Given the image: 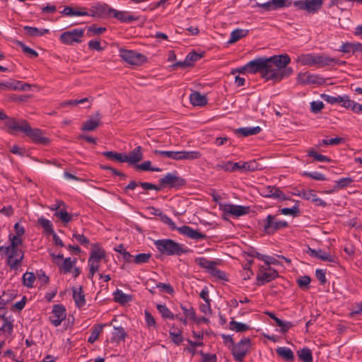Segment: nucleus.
I'll return each mask as SVG.
<instances>
[{"mask_svg":"<svg viewBox=\"0 0 362 362\" xmlns=\"http://www.w3.org/2000/svg\"><path fill=\"white\" fill-rule=\"evenodd\" d=\"M36 276L33 272H25L22 277L23 284L27 288H33Z\"/></svg>","mask_w":362,"mask_h":362,"instance_id":"nucleus-42","label":"nucleus"},{"mask_svg":"<svg viewBox=\"0 0 362 362\" xmlns=\"http://www.w3.org/2000/svg\"><path fill=\"white\" fill-rule=\"evenodd\" d=\"M220 209L224 216L239 217L247 214L249 206H243L230 204H220Z\"/></svg>","mask_w":362,"mask_h":362,"instance_id":"nucleus-15","label":"nucleus"},{"mask_svg":"<svg viewBox=\"0 0 362 362\" xmlns=\"http://www.w3.org/2000/svg\"><path fill=\"white\" fill-rule=\"evenodd\" d=\"M308 156L313 158L315 160L319 162H330L331 159L322 154L317 153L315 149L312 148L308 151Z\"/></svg>","mask_w":362,"mask_h":362,"instance_id":"nucleus-49","label":"nucleus"},{"mask_svg":"<svg viewBox=\"0 0 362 362\" xmlns=\"http://www.w3.org/2000/svg\"><path fill=\"white\" fill-rule=\"evenodd\" d=\"M37 223L42 226L47 235L54 233L53 225L49 220L41 216L37 219Z\"/></svg>","mask_w":362,"mask_h":362,"instance_id":"nucleus-38","label":"nucleus"},{"mask_svg":"<svg viewBox=\"0 0 362 362\" xmlns=\"http://www.w3.org/2000/svg\"><path fill=\"white\" fill-rule=\"evenodd\" d=\"M326 269H317L315 271V276L320 281V285H325L327 280L326 278Z\"/></svg>","mask_w":362,"mask_h":362,"instance_id":"nucleus-61","label":"nucleus"},{"mask_svg":"<svg viewBox=\"0 0 362 362\" xmlns=\"http://www.w3.org/2000/svg\"><path fill=\"white\" fill-rule=\"evenodd\" d=\"M189 101L193 106L203 107L207 104L208 99L206 95L194 91L189 95Z\"/></svg>","mask_w":362,"mask_h":362,"instance_id":"nucleus-25","label":"nucleus"},{"mask_svg":"<svg viewBox=\"0 0 362 362\" xmlns=\"http://www.w3.org/2000/svg\"><path fill=\"white\" fill-rule=\"evenodd\" d=\"M152 210H155L156 212H158L159 216L160 217V220L162 221V222H163L164 223L168 224L170 226V228H172V229H175L176 228L175 224L172 221V219L169 216H168L167 215L163 214L160 209L153 207Z\"/></svg>","mask_w":362,"mask_h":362,"instance_id":"nucleus-53","label":"nucleus"},{"mask_svg":"<svg viewBox=\"0 0 362 362\" xmlns=\"http://www.w3.org/2000/svg\"><path fill=\"white\" fill-rule=\"evenodd\" d=\"M316 258L320 259L325 262H332V263H335L336 259H337L334 256L332 255L329 252H326L325 251H324L321 249L317 250V255Z\"/></svg>","mask_w":362,"mask_h":362,"instance_id":"nucleus-46","label":"nucleus"},{"mask_svg":"<svg viewBox=\"0 0 362 362\" xmlns=\"http://www.w3.org/2000/svg\"><path fill=\"white\" fill-rule=\"evenodd\" d=\"M298 83L301 85L317 84L322 85L325 78L318 74H312L308 72L300 73L297 77Z\"/></svg>","mask_w":362,"mask_h":362,"instance_id":"nucleus-17","label":"nucleus"},{"mask_svg":"<svg viewBox=\"0 0 362 362\" xmlns=\"http://www.w3.org/2000/svg\"><path fill=\"white\" fill-rule=\"evenodd\" d=\"M209 274L211 276L217 278L218 279L223 280V281H228L226 273L223 271L218 269L216 267V265H215L214 267V268L211 270Z\"/></svg>","mask_w":362,"mask_h":362,"instance_id":"nucleus-57","label":"nucleus"},{"mask_svg":"<svg viewBox=\"0 0 362 362\" xmlns=\"http://www.w3.org/2000/svg\"><path fill=\"white\" fill-rule=\"evenodd\" d=\"M153 153L163 158H168L175 160H196L202 156L201 153L197 151H173L155 150L153 151Z\"/></svg>","mask_w":362,"mask_h":362,"instance_id":"nucleus-7","label":"nucleus"},{"mask_svg":"<svg viewBox=\"0 0 362 362\" xmlns=\"http://www.w3.org/2000/svg\"><path fill=\"white\" fill-rule=\"evenodd\" d=\"M30 88V85L23 83L22 81L10 78L7 81L0 82V91L4 90H23L28 91Z\"/></svg>","mask_w":362,"mask_h":362,"instance_id":"nucleus-16","label":"nucleus"},{"mask_svg":"<svg viewBox=\"0 0 362 362\" xmlns=\"http://www.w3.org/2000/svg\"><path fill=\"white\" fill-rule=\"evenodd\" d=\"M323 0H298L293 2L295 7L306 11L310 13H316L322 8Z\"/></svg>","mask_w":362,"mask_h":362,"instance_id":"nucleus-11","label":"nucleus"},{"mask_svg":"<svg viewBox=\"0 0 362 362\" xmlns=\"http://www.w3.org/2000/svg\"><path fill=\"white\" fill-rule=\"evenodd\" d=\"M105 325H97L93 327L91 334L88 339V341L89 343L93 344L98 339V337Z\"/></svg>","mask_w":362,"mask_h":362,"instance_id":"nucleus-40","label":"nucleus"},{"mask_svg":"<svg viewBox=\"0 0 362 362\" xmlns=\"http://www.w3.org/2000/svg\"><path fill=\"white\" fill-rule=\"evenodd\" d=\"M154 245L160 252L170 256H180L188 252L185 247L171 239L158 240L154 242Z\"/></svg>","mask_w":362,"mask_h":362,"instance_id":"nucleus-5","label":"nucleus"},{"mask_svg":"<svg viewBox=\"0 0 362 362\" xmlns=\"http://www.w3.org/2000/svg\"><path fill=\"white\" fill-rule=\"evenodd\" d=\"M23 30L25 34L30 37L42 36L49 32L48 29H38L37 28L28 25L24 26Z\"/></svg>","mask_w":362,"mask_h":362,"instance_id":"nucleus-32","label":"nucleus"},{"mask_svg":"<svg viewBox=\"0 0 362 362\" xmlns=\"http://www.w3.org/2000/svg\"><path fill=\"white\" fill-rule=\"evenodd\" d=\"M114 8H110L107 4H98L92 6V8L88 12V15L92 17H101L104 16L112 15V11Z\"/></svg>","mask_w":362,"mask_h":362,"instance_id":"nucleus-20","label":"nucleus"},{"mask_svg":"<svg viewBox=\"0 0 362 362\" xmlns=\"http://www.w3.org/2000/svg\"><path fill=\"white\" fill-rule=\"evenodd\" d=\"M86 103H89L88 98L66 100L61 103V107H64L67 106H76L78 105H83Z\"/></svg>","mask_w":362,"mask_h":362,"instance_id":"nucleus-51","label":"nucleus"},{"mask_svg":"<svg viewBox=\"0 0 362 362\" xmlns=\"http://www.w3.org/2000/svg\"><path fill=\"white\" fill-rule=\"evenodd\" d=\"M135 169L137 170H144V171H155V172H160L161 169L159 168H153L151 167V162L150 160L144 161L141 164H136L135 165Z\"/></svg>","mask_w":362,"mask_h":362,"instance_id":"nucleus-47","label":"nucleus"},{"mask_svg":"<svg viewBox=\"0 0 362 362\" xmlns=\"http://www.w3.org/2000/svg\"><path fill=\"white\" fill-rule=\"evenodd\" d=\"M339 103L341 104V106L343 107H345L346 109H351L353 110V107H356V103L354 100H350L349 97L348 95H340Z\"/></svg>","mask_w":362,"mask_h":362,"instance_id":"nucleus-50","label":"nucleus"},{"mask_svg":"<svg viewBox=\"0 0 362 362\" xmlns=\"http://www.w3.org/2000/svg\"><path fill=\"white\" fill-rule=\"evenodd\" d=\"M257 227L267 235H273L276 231L288 227L286 221L277 220L276 216L269 214L262 220H257Z\"/></svg>","mask_w":362,"mask_h":362,"instance_id":"nucleus-6","label":"nucleus"},{"mask_svg":"<svg viewBox=\"0 0 362 362\" xmlns=\"http://www.w3.org/2000/svg\"><path fill=\"white\" fill-rule=\"evenodd\" d=\"M157 310H158L159 313L161 315V316L164 319H170V320H175V318H178V316L176 315H175L165 305H161L158 304Z\"/></svg>","mask_w":362,"mask_h":362,"instance_id":"nucleus-39","label":"nucleus"},{"mask_svg":"<svg viewBox=\"0 0 362 362\" xmlns=\"http://www.w3.org/2000/svg\"><path fill=\"white\" fill-rule=\"evenodd\" d=\"M114 298L115 302L124 305L132 301V296L131 295L124 293L122 290L117 289L114 293Z\"/></svg>","mask_w":362,"mask_h":362,"instance_id":"nucleus-33","label":"nucleus"},{"mask_svg":"<svg viewBox=\"0 0 362 362\" xmlns=\"http://www.w3.org/2000/svg\"><path fill=\"white\" fill-rule=\"evenodd\" d=\"M354 182V180L351 177H341L338 180H336L334 186L329 190H325L324 193L325 194H333L339 189H344L351 185Z\"/></svg>","mask_w":362,"mask_h":362,"instance_id":"nucleus-23","label":"nucleus"},{"mask_svg":"<svg viewBox=\"0 0 362 362\" xmlns=\"http://www.w3.org/2000/svg\"><path fill=\"white\" fill-rule=\"evenodd\" d=\"M264 168L262 159H252L250 160V172L255 170H259Z\"/></svg>","mask_w":362,"mask_h":362,"instance_id":"nucleus-60","label":"nucleus"},{"mask_svg":"<svg viewBox=\"0 0 362 362\" xmlns=\"http://www.w3.org/2000/svg\"><path fill=\"white\" fill-rule=\"evenodd\" d=\"M4 120L5 125L8 129V132L10 134H15L17 132H21L35 144L46 145L49 143V139L44 136L43 132L37 128H31L30 125L26 120H17L15 118L9 117L8 116Z\"/></svg>","mask_w":362,"mask_h":362,"instance_id":"nucleus-3","label":"nucleus"},{"mask_svg":"<svg viewBox=\"0 0 362 362\" xmlns=\"http://www.w3.org/2000/svg\"><path fill=\"white\" fill-rule=\"evenodd\" d=\"M181 309L183 311V314L185 315L187 319L192 321L195 320L196 313L192 305H181Z\"/></svg>","mask_w":362,"mask_h":362,"instance_id":"nucleus-48","label":"nucleus"},{"mask_svg":"<svg viewBox=\"0 0 362 362\" xmlns=\"http://www.w3.org/2000/svg\"><path fill=\"white\" fill-rule=\"evenodd\" d=\"M66 316L65 308L62 305L57 304L53 306L49 321L54 327H58L66 318Z\"/></svg>","mask_w":362,"mask_h":362,"instance_id":"nucleus-18","label":"nucleus"},{"mask_svg":"<svg viewBox=\"0 0 362 362\" xmlns=\"http://www.w3.org/2000/svg\"><path fill=\"white\" fill-rule=\"evenodd\" d=\"M229 329L236 332H243L249 329V326L246 324L231 320L229 323Z\"/></svg>","mask_w":362,"mask_h":362,"instance_id":"nucleus-44","label":"nucleus"},{"mask_svg":"<svg viewBox=\"0 0 362 362\" xmlns=\"http://www.w3.org/2000/svg\"><path fill=\"white\" fill-rule=\"evenodd\" d=\"M292 5V0H270L262 4H259L267 11H276L283 8L289 7Z\"/></svg>","mask_w":362,"mask_h":362,"instance_id":"nucleus-19","label":"nucleus"},{"mask_svg":"<svg viewBox=\"0 0 362 362\" xmlns=\"http://www.w3.org/2000/svg\"><path fill=\"white\" fill-rule=\"evenodd\" d=\"M73 298L78 308H82L86 305L85 295L81 286L73 288Z\"/></svg>","mask_w":362,"mask_h":362,"instance_id":"nucleus-27","label":"nucleus"},{"mask_svg":"<svg viewBox=\"0 0 362 362\" xmlns=\"http://www.w3.org/2000/svg\"><path fill=\"white\" fill-rule=\"evenodd\" d=\"M356 315H362V301L355 303L349 313V317H353Z\"/></svg>","mask_w":362,"mask_h":362,"instance_id":"nucleus-58","label":"nucleus"},{"mask_svg":"<svg viewBox=\"0 0 362 362\" xmlns=\"http://www.w3.org/2000/svg\"><path fill=\"white\" fill-rule=\"evenodd\" d=\"M103 155L109 159L115 160L120 163L125 162L124 153L115 151H104Z\"/></svg>","mask_w":362,"mask_h":362,"instance_id":"nucleus-43","label":"nucleus"},{"mask_svg":"<svg viewBox=\"0 0 362 362\" xmlns=\"http://www.w3.org/2000/svg\"><path fill=\"white\" fill-rule=\"evenodd\" d=\"M177 230L180 233L196 240H205L206 238V235L198 231L197 230H194L192 228L188 226H183L177 228Z\"/></svg>","mask_w":362,"mask_h":362,"instance_id":"nucleus-21","label":"nucleus"},{"mask_svg":"<svg viewBox=\"0 0 362 362\" xmlns=\"http://www.w3.org/2000/svg\"><path fill=\"white\" fill-rule=\"evenodd\" d=\"M202 56L197 53L192 52H189L185 57V60L188 64V66H192L194 62L198 61L201 59Z\"/></svg>","mask_w":362,"mask_h":362,"instance_id":"nucleus-59","label":"nucleus"},{"mask_svg":"<svg viewBox=\"0 0 362 362\" xmlns=\"http://www.w3.org/2000/svg\"><path fill=\"white\" fill-rule=\"evenodd\" d=\"M199 354L202 357V362H216L217 357L215 354H206L202 351H199Z\"/></svg>","mask_w":362,"mask_h":362,"instance_id":"nucleus-64","label":"nucleus"},{"mask_svg":"<svg viewBox=\"0 0 362 362\" xmlns=\"http://www.w3.org/2000/svg\"><path fill=\"white\" fill-rule=\"evenodd\" d=\"M297 62L303 66L321 67H334L337 65L345 64V61L331 57L325 54L307 53L301 54L297 57Z\"/></svg>","mask_w":362,"mask_h":362,"instance_id":"nucleus-4","label":"nucleus"},{"mask_svg":"<svg viewBox=\"0 0 362 362\" xmlns=\"http://www.w3.org/2000/svg\"><path fill=\"white\" fill-rule=\"evenodd\" d=\"M310 281V277L306 275L297 279V284L300 288H308Z\"/></svg>","mask_w":362,"mask_h":362,"instance_id":"nucleus-63","label":"nucleus"},{"mask_svg":"<svg viewBox=\"0 0 362 362\" xmlns=\"http://www.w3.org/2000/svg\"><path fill=\"white\" fill-rule=\"evenodd\" d=\"M169 334L171 337L172 341L177 345L181 344L183 341L182 335V330L173 326L169 330Z\"/></svg>","mask_w":362,"mask_h":362,"instance_id":"nucleus-37","label":"nucleus"},{"mask_svg":"<svg viewBox=\"0 0 362 362\" xmlns=\"http://www.w3.org/2000/svg\"><path fill=\"white\" fill-rule=\"evenodd\" d=\"M297 355L303 362H313L312 351L308 347H304L298 350L297 351Z\"/></svg>","mask_w":362,"mask_h":362,"instance_id":"nucleus-35","label":"nucleus"},{"mask_svg":"<svg viewBox=\"0 0 362 362\" xmlns=\"http://www.w3.org/2000/svg\"><path fill=\"white\" fill-rule=\"evenodd\" d=\"M100 115L97 113L95 119H90L83 123L81 130L83 131H93L100 124Z\"/></svg>","mask_w":362,"mask_h":362,"instance_id":"nucleus-30","label":"nucleus"},{"mask_svg":"<svg viewBox=\"0 0 362 362\" xmlns=\"http://www.w3.org/2000/svg\"><path fill=\"white\" fill-rule=\"evenodd\" d=\"M125 162L129 164H136L143 159L142 148L140 146L134 148L129 154L124 153Z\"/></svg>","mask_w":362,"mask_h":362,"instance_id":"nucleus-22","label":"nucleus"},{"mask_svg":"<svg viewBox=\"0 0 362 362\" xmlns=\"http://www.w3.org/2000/svg\"><path fill=\"white\" fill-rule=\"evenodd\" d=\"M85 30L83 28H75L62 33L59 36L62 43L67 45H71L74 43L81 42V38L84 35Z\"/></svg>","mask_w":362,"mask_h":362,"instance_id":"nucleus-10","label":"nucleus"},{"mask_svg":"<svg viewBox=\"0 0 362 362\" xmlns=\"http://www.w3.org/2000/svg\"><path fill=\"white\" fill-rule=\"evenodd\" d=\"M290 201H293L295 202V204L291 208H282L279 209L278 212L285 215V216H291L293 217H298L300 214V211L299 209V201H296L294 199H291Z\"/></svg>","mask_w":362,"mask_h":362,"instance_id":"nucleus-26","label":"nucleus"},{"mask_svg":"<svg viewBox=\"0 0 362 362\" xmlns=\"http://www.w3.org/2000/svg\"><path fill=\"white\" fill-rule=\"evenodd\" d=\"M119 56L124 61L131 65L139 66L146 60L144 55L129 49H119Z\"/></svg>","mask_w":362,"mask_h":362,"instance_id":"nucleus-13","label":"nucleus"},{"mask_svg":"<svg viewBox=\"0 0 362 362\" xmlns=\"http://www.w3.org/2000/svg\"><path fill=\"white\" fill-rule=\"evenodd\" d=\"M151 257V255L150 253H140L134 256L133 262L136 264H142L148 262Z\"/></svg>","mask_w":362,"mask_h":362,"instance_id":"nucleus-52","label":"nucleus"},{"mask_svg":"<svg viewBox=\"0 0 362 362\" xmlns=\"http://www.w3.org/2000/svg\"><path fill=\"white\" fill-rule=\"evenodd\" d=\"M296 196L300 197L305 200L313 202V199L316 196L315 194V191L313 189L309 190H301L299 192V194H296Z\"/></svg>","mask_w":362,"mask_h":362,"instance_id":"nucleus-56","label":"nucleus"},{"mask_svg":"<svg viewBox=\"0 0 362 362\" xmlns=\"http://www.w3.org/2000/svg\"><path fill=\"white\" fill-rule=\"evenodd\" d=\"M247 33V30L242 29H236L232 31L230 33V39L228 41V44H233L237 41H238L240 38L245 36Z\"/></svg>","mask_w":362,"mask_h":362,"instance_id":"nucleus-45","label":"nucleus"},{"mask_svg":"<svg viewBox=\"0 0 362 362\" xmlns=\"http://www.w3.org/2000/svg\"><path fill=\"white\" fill-rule=\"evenodd\" d=\"M260 194L262 197L277 199L279 202L291 200L289 196H286L279 187L275 186H267L260 189Z\"/></svg>","mask_w":362,"mask_h":362,"instance_id":"nucleus-12","label":"nucleus"},{"mask_svg":"<svg viewBox=\"0 0 362 362\" xmlns=\"http://www.w3.org/2000/svg\"><path fill=\"white\" fill-rule=\"evenodd\" d=\"M105 251L102 249H97L93 250L88 259V262L98 264L99 262L105 257Z\"/></svg>","mask_w":362,"mask_h":362,"instance_id":"nucleus-41","label":"nucleus"},{"mask_svg":"<svg viewBox=\"0 0 362 362\" xmlns=\"http://www.w3.org/2000/svg\"><path fill=\"white\" fill-rule=\"evenodd\" d=\"M76 261V259L72 261L70 257H68L64 259L62 263H60L59 261H55V264L59 266L61 273L66 274L71 272Z\"/></svg>","mask_w":362,"mask_h":362,"instance_id":"nucleus-31","label":"nucleus"},{"mask_svg":"<svg viewBox=\"0 0 362 362\" xmlns=\"http://www.w3.org/2000/svg\"><path fill=\"white\" fill-rule=\"evenodd\" d=\"M276 352L277 355L283 358L285 361H294V354L290 348L286 346H279L276 349Z\"/></svg>","mask_w":362,"mask_h":362,"instance_id":"nucleus-28","label":"nucleus"},{"mask_svg":"<svg viewBox=\"0 0 362 362\" xmlns=\"http://www.w3.org/2000/svg\"><path fill=\"white\" fill-rule=\"evenodd\" d=\"M127 337V333L122 327H114V332H112V341L119 342L124 341Z\"/></svg>","mask_w":362,"mask_h":362,"instance_id":"nucleus-36","label":"nucleus"},{"mask_svg":"<svg viewBox=\"0 0 362 362\" xmlns=\"http://www.w3.org/2000/svg\"><path fill=\"white\" fill-rule=\"evenodd\" d=\"M112 16L122 23H130L133 21L137 20L136 17L129 14L127 11H119L114 8L112 11Z\"/></svg>","mask_w":362,"mask_h":362,"instance_id":"nucleus-29","label":"nucleus"},{"mask_svg":"<svg viewBox=\"0 0 362 362\" xmlns=\"http://www.w3.org/2000/svg\"><path fill=\"white\" fill-rule=\"evenodd\" d=\"M302 175L303 176L312 178L315 180L322 181V180H327L326 177L322 173L317 172V171H314V172L305 171L303 173Z\"/></svg>","mask_w":362,"mask_h":362,"instance_id":"nucleus-55","label":"nucleus"},{"mask_svg":"<svg viewBox=\"0 0 362 362\" xmlns=\"http://www.w3.org/2000/svg\"><path fill=\"white\" fill-rule=\"evenodd\" d=\"M279 273L272 267L259 266L257 273L255 285L257 286H263L278 278Z\"/></svg>","mask_w":362,"mask_h":362,"instance_id":"nucleus-8","label":"nucleus"},{"mask_svg":"<svg viewBox=\"0 0 362 362\" xmlns=\"http://www.w3.org/2000/svg\"><path fill=\"white\" fill-rule=\"evenodd\" d=\"M60 13L66 16H85L88 15V12L85 7L74 9L69 6H64V9L60 11Z\"/></svg>","mask_w":362,"mask_h":362,"instance_id":"nucleus-24","label":"nucleus"},{"mask_svg":"<svg viewBox=\"0 0 362 362\" xmlns=\"http://www.w3.org/2000/svg\"><path fill=\"white\" fill-rule=\"evenodd\" d=\"M158 182L161 189L165 187L179 189L186 185L185 180L180 177L177 171L167 173L160 178Z\"/></svg>","mask_w":362,"mask_h":362,"instance_id":"nucleus-9","label":"nucleus"},{"mask_svg":"<svg viewBox=\"0 0 362 362\" xmlns=\"http://www.w3.org/2000/svg\"><path fill=\"white\" fill-rule=\"evenodd\" d=\"M231 351L235 360L238 362H243V358L249 351V337H245L238 344H233Z\"/></svg>","mask_w":362,"mask_h":362,"instance_id":"nucleus-14","label":"nucleus"},{"mask_svg":"<svg viewBox=\"0 0 362 362\" xmlns=\"http://www.w3.org/2000/svg\"><path fill=\"white\" fill-rule=\"evenodd\" d=\"M195 263L202 268L206 269L209 273L216 263L211 261L204 257H199L195 259Z\"/></svg>","mask_w":362,"mask_h":362,"instance_id":"nucleus-34","label":"nucleus"},{"mask_svg":"<svg viewBox=\"0 0 362 362\" xmlns=\"http://www.w3.org/2000/svg\"><path fill=\"white\" fill-rule=\"evenodd\" d=\"M54 216L59 218L64 223H67L71 220V215L64 209H59L57 211L54 213Z\"/></svg>","mask_w":362,"mask_h":362,"instance_id":"nucleus-54","label":"nucleus"},{"mask_svg":"<svg viewBox=\"0 0 362 362\" xmlns=\"http://www.w3.org/2000/svg\"><path fill=\"white\" fill-rule=\"evenodd\" d=\"M324 106V103L322 101H313L310 103V110L312 112L317 114L323 109Z\"/></svg>","mask_w":362,"mask_h":362,"instance_id":"nucleus-62","label":"nucleus"},{"mask_svg":"<svg viewBox=\"0 0 362 362\" xmlns=\"http://www.w3.org/2000/svg\"><path fill=\"white\" fill-rule=\"evenodd\" d=\"M8 240L10 241L8 246H0V254L6 257V265L10 271H13L16 274L20 270L24 259V252L18 248L22 245L23 240L21 237L10 233Z\"/></svg>","mask_w":362,"mask_h":362,"instance_id":"nucleus-2","label":"nucleus"},{"mask_svg":"<svg viewBox=\"0 0 362 362\" xmlns=\"http://www.w3.org/2000/svg\"><path fill=\"white\" fill-rule=\"evenodd\" d=\"M290 62L291 58L287 54L257 57L250 60V73H259L265 81H272L275 84L293 74V69L287 66Z\"/></svg>","mask_w":362,"mask_h":362,"instance_id":"nucleus-1","label":"nucleus"}]
</instances>
